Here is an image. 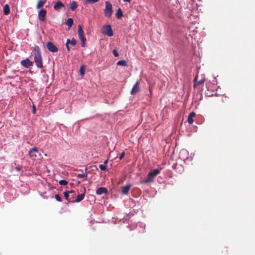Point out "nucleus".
<instances>
[{"mask_svg": "<svg viewBox=\"0 0 255 255\" xmlns=\"http://www.w3.org/2000/svg\"><path fill=\"white\" fill-rule=\"evenodd\" d=\"M102 32L103 34L107 35L110 37L113 35V30L110 25H106L104 26L102 29Z\"/></svg>", "mask_w": 255, "mask_h": 255, "instance_id": "39448f33", "label": "nucleus"}, {"mask_svg": "<svg viewBox=\"0 0 255 255\" xmlns=\"http://www.w3.org/2000/svg\"><path fill=\"white\" fill-rule=\"evenodd\" d=\"M55 199H56L57 201H59V202H61V201H62V199H61V197L59 196V195H58V194L55 195Z\"/></svg>", "mask_w": 255, "mask_h": 255, "instance_id": "c756f323", "label": "nucleus"}, {"mask_svg": "<svg viewBox=\"0 0 255 255\" xmlns=\"http://www.w3.org/2000/svg\"><path fill=\"white\" fill-rule=\"evenodd\" d=\"M108 192V189L105 187H100L97 191L96 193L98 195H102L103 194H106Z\"/></svg>", "mask_w": 255, "mask_h": 255, "instance_id": "f8f14e48", "label": "nucleus"}, {"mask_svg": "<svg viewBox=\"0 0 255 255\" xmlns=\"http://www.w3.org/2000/svg\"><path fill=\"white\" fill-rule=\"evenodd\" d=\"M125 155V152H123L119 156V159L122 160Z\"/></svg>", "mask_w": 255, "mask_h": 255, "instance_id": "473e14b6", "label": "nucleus"}, {"mask_svg": "<svg viewBox=\"0 0 255 255\" xmlns=\"http://www.w3.org/2000/svg\"><path fill=\"white\" fill-rule=\"evenodd\" d=\"M20 64L26 68H29L33 66V63L28 58L21 60Z\"/></svg>", "mask_w": 255, "mask_h": 255, "instance_id": "0eeeda50", "label": "nucleus"}, {"mask_svg": "<svg viewBox=\"0 0 255 255\" xmlns=\"http://www.w3.org/2000/svg\"><path fill=\"white\" fill-rule=\"evenodd\" d=\"M160 173V169H154L150 171L147 175L146 178L144 180V183H148L153 181L154 179Z\"/></svg>", "mask_w": 255, "mask_h": 255, "instance_id": "f03ea898", "label": "nucleus"}, {"mask_svg": "<svg viewBox=\"0 0 255 255\" xmlns=\"http://www.w3.org/2000/svg\"><path fill=\"white\" fill-rule=\"evenodd\" d=\"M124 2H130L131 0H123Z\"/></svg>", "mask_w": 255, "mask_h": 255, "instance_id": "ea45409f", "label": "nucleus"}, {"mask_svg": "<svg viewBox=\"0 0 255 255\" xmlns=\"http://www.w3.org/2000/svg\"><path fill=\"white\" fill-rule=\"evenodd\" d=\"M117 65L118 66H128L127 61L124 60H121L119 61L117 63Z\"/></svg>", "mask_w": 255, "mask_h": 255, "instance_id": "aec40b11", "label": "nucleus"}, {"mask_svg": "<svg viewBox=\"0 0 255 255\" xmlns=\"http://www.w3.org/2000/svg\"><path fill=\"white\" fill-rule=\"evenodd\" d=\"M33 113H35V107L34 106H33Z\"/></svg>", "mask_w": 255, "mask_h": 255, "instance_id": "a19ab883", "label": "nucleus"}, {"mask_svg": "<svg viewBox=\"0 0 255 255\" xmlns=\"http://www.w3.org/2000/svg\"><path fill=\"white\" fill-rule=\"evenodd\" d=\"M3 13L8 15L10 12V8L8 4H5L3 6Z\"/></svg>", "mask_w": 255, "mask_h": 255, "instance_id": "f3484780", "label": "nucleus"}, {"mask_svg": "<svg viewBox=\"0 0 255 255\" xmlns=\"http://www.w3.org/2000/svg\"><path fill=\"white\" fill-rule=\"evenodd\" d=\"M34 60L38 68L43 67L42 55L39 49H34Z\"/></svg>", "mask_w": 255, "mask_h": 255, "instance_id": "f257e3e1", "label": "nucleus"}, {"mask_svg": "<svg viewBox=\"0 0 255 255\" xmlns=\"http://www.w3.org/2000/svg\"><path fill=\"white\" fill-rule=\"evenodd\" d=\"M59 184L61 185H66L68 184V182L65 180H61L59 181Z\"/></svg>", "mask_w": 255, "mask_h": 255, "instance_id": "393cba45", "label": "nucleus"}, {"mask_svg": "<svg viewBox=\"0 0 255 255\" xmlns=\"http://www.w3.org/2000/svg\"><path fill=\"white\" fill-rule=\"evenodd\" d=\"M78 36L81 41V47H84L85 46V42L86 39L84 36V31L82 26L80 25H78Z\"/></svg>", "mask_w": 255, "mask_h": 255, "instance_id": "20e7f679", "label": "nucleus"}, {"mask_svg": "<svg viewBox=\"0 0 255 255\" xmlns=\"http://www.w3.org/2000/svg\"><path fill=\"white\" fill-rule=\"evenodd\" d=\"M113 53L115 57H118L119 56V53L116 49L113 50Z\"/></svg>", "mask_w": 255, "mask_h": 255, "instance_id": "2f4dec72", "label": "nucleus"}, {"mask_svg": "<svg viewBox=\"0 0 255 255\" xmlns=\"http://www.w3.org/2000/svg\"><path fill=\"white\" fill-rule=\"evenodd\" d=\"M196 116V114L194 112H191V113H190V114L189 115V116L193 118L194 117H195Z\"/></svg>", "mask_w": 255, "mask_h": 255, "instance_id": "72a5a7b5", "label": "nucleus"}, {"mask_svg": "<svg viewBox=\"0 0 255 255\" xmlns=\"http://www.w3.org/2000/svg\"><path fill=\"white\" fill-rule=\"evenodd\" d=\"M76 42H77V41L75 39L73 38L71 40L70 43L72 45V46H74L76 45Z\"/></svg>", "mask_w": 255, "mask_h": 255, "instance_id": "7c9ffc66", "label": "nucleus"}, {"mask_svg": "<svg viewBox=\"0 0 255 255\" xmlns=\"http://www.w3.org/2000/svg\"><path fill=\"white\" fill-rule=\"evenodd\" d=\"M187 152V151L185 150H182L181 152H180V154H181L182 153H186Z\"/></svg>", "mask_w": 255, "mask_h": 255, "instance_id": "58836bf2", "label": "nucleus"}, {"mask_svg": "<svg viewBox=\"0 0 255 255\" xmlns=\"http://www.w3.org/2000/svg\"><path fill=\"white\" fill-rule=\"evenodd\" d=\"M197 76H196L194 79V85H193V87L195 88L196 86L197 85H201L202 84L204 83V82H205V79L204 78H203V79H200V80H199L198 81H197Z\"/></svg>", "mask_w": 255, "mask_h": 255, "instance_id": "9b49d317", "label": "nucleus"}, {"mask_svg": "<svg viewBox=\"0 0 255 255\" xmlns=\"http://www.w3.org/2000/svg\"><path fill=\"white\" fill-rule=\"evenodd\" d=\"M116 16L118 19H120L123 16V13L121 8H119L116 13Z\"/></svg>", "mask_w": 255, "mask_h": 255, "instance_id": "6ab92c4d", "label": "nucleus"}, {"mask_svg": "<svg viewBox=\"0 0 255 255\" xmlns=\"http://www.w3.org/2000/svg\"><path fill=\"white\" fill-rule=\"evenodd\" d=\"M47 48H56V47L51 42H48L46 44Z\"/></svg>", "mask_w": 255, "mask_h": 255, "instance_id": "5701e85b", "label": "nucleus"}, {"mask_svg": "<svg viewBox=\"0 0 255 255\" xmlns=\"http://www.w3.org/2000/svg\"><path fill=\"white\" fill-rule=\"evenodd\" d=\"M87 168H85V172L84 173L82 174H78L77 175V177L78 178H87Z\"/></svg>", "mask_w": 255, "mask_h": 255, "instance_id": "4be33fe9", "label": "nucleus"}, {"mask_svg": "<svg viewBox=\"0 0 255 255\" xmlns=\"http://www.w3.org/2000/svg\"><path fill=\"white\" fill-rule=\"evenodd\" d=\"M66 24L69 26V28H70L72 25L73 24V20L72 18H69L67 19L66 22Z\"/></svg>", "mask_w": 255, "mask_h": 255, "instance_id": "412c9836", "label": "nucleus"}, {"mask_svg": "<svg viewBox=\"0 0 255 255\" xmlns=\"http://www.w3.org/2000/svg\"><path fill=\"white\" fill-rule=\"evenodd\" d=\"M69 193H70V194H71V197L70 198H71V200L73 199L74 198V196L76 195V193L75 191H69Z\"/></svg>", "mask_w": 255, "mask_h": 255, "instance_id": "a878e982", "label": "nucleus"}, {"mask_svg": "<svg viewBox=\"0 0 255 255\" xmlns=\"http://www.w3.org/2000/svg\"><path fill=\"white\" fill-rule=\"evenodd\" d=\"M28 153L30 158H31L33 159H35V158L37 157V154H39V156L41 155L39 152L37 148L36 147H34L30 149Z\"/></svg>", "mask_w": 255, "mask_h": 255, "instance_id": "423d86ee", "label": "nucleus"}, {"mask_svg": "<svg viewBox=\"0 0 255 255\" xmlns=\"http://www.w3.org/2000/svg\"><path fill=\"white\" fill-rule=\"evenodd\" d=\"M187 121H188V123L189 124H192L193 123V122H194L193 118L190 117H189V116H188V120Z\"/></svg>", "mask_w": 255, "mask_h": 255, "instance_id": "c85d7f7f", "label": "nucleus"}, {"mask_svg": "<svg viewBox=\"0 0 255 255\" xmlns=\"http://www.w3.org/2000/svg\"><path fill=\"white\" fill-rule=\"evenodd\" d=\"M80 72L81 75H84L85 74V70L84 68V66H81L80 69Z\"/></svg>", "mask_w": 255, "mask_h": 255, "instance_id": "cd10ccee", "label": "nucleus"}, {"mask_svg": "<svg viewBox=\"0 0 255 255\" xmlns=\"http://www.w3.org/2000/svg\"><path fill=\"white\" fill-rule=\"evenodd\" d=\"M64 197L65 198V199L67 200L68 201L70 202H73V200H71V198H70V193L69 191H66L64 192Z\"/></svg>", "mask_w": 255, "mask_h": 255, "instance_id": "dca6fc26", "label": "nucleus"}, {"mask_svg": "<svg viewBox=\"0 0 255 255\" xmlns=\"http://www.w3.org/2000/svg\"><path fill=\"white\" fill-rule=\"evenodd\" d=\"M70 42H71V40L70 39H68L67 40V41H66V42L65 43L66 48H69L68 44H69V43H70Z\"/></svg>", "mask_w": 255, "mask_h": 255, "instance_id": "f704fd0d", "label": "nucleus"}, {"mask_svg": "<svg viewBox=\"0 0 255 255\" xmlns=\"http://www.w3.org/2000/svg\"><path fill=\"white\" fill-rule=\"evenodd\" d=\"M78 7L77 2L73 0L70 3V8L71 10H74Z\"/></svg>", "mask_w": 255, "mask_h": 255, "instance_id": "2eb2a0df", "label": "nucleus"}, {"mask_svg": "<svg viewBox=\"0 0 255 255\" xmlns=\"http://www.w3.org/2000/svg\"><path fill=\"white\" fill-rule=\"evenodd\" d=\"M85 191L86 190H85L84 192L83 193L78 194L76 199L75 200H73V202H80V201H81L85 196Z\"/></svg>", "mask_w": 255, "mask_h": 255, "instance_id": "4468645a", "label": "nucleus"}, {"mask_svg": "<svg viewBox=\"0 0 255 255\" xmlns=\"http://www.w3.org/2000/svg\"><path fill=\"white\" fill-rule=\"evenodd\" d=\"M139 81L137 80L134 86H133L131 91H130V94L131 95H135L136 93H137L139 91Z\"/></svg>", "mask_w": 255, "mask_h": 255, "instance_id": "6e6552de", "label": "nucleus"}, {"mask_svg": "<svg viewBox=\"0 0 255 255\" xmlns=\"http://www.w3.org/2000/svg\"><path fill=\"white\" fill-rule=\"evenodd\" d=\"M64 5L60 1H58L55 2L53 6V8L55 10L58 11L61 8L64 7Z\"/></svg>", "mask_w": 255, "mask_h": 255, "instance_id": "9d476101", "label": "nucleus"}, {"mask_svg": "<svg viewBox=\"0 0 255 255\" xmlns=\"http://www.w3.org/2000/svg\"><path fill=\"white\" fill-rule=\"evenodd\" d=\"M87 3L91 4L98 2L99 0H85Z\"/></svg>", "mask_w": 255, "mask_h": 255, "instance_id": "bb28decb", "label": "nucleus"}, {"mask_svg": "<svg viewBox=\"0 0 255 255\" xmlns=\"http://www.w3.org/2000/svg\"><path fill=\"white\" fill-rule=\"evenodd\" d=\"M15 169L16 171H19L21 170V167L19 165H18L15 167Z\"/></svg>", "mask_w": 255, "mask_h": 255, "instance_id": "c9c22d12", "label": "nucleus"}, {"mask_svg": "<svg viewBox=\"0 0 255 255\" xmlns=\"http://www.w3.org/2000/svg\"><path fill=\"white\" fill-rule=\"evenodd\" d=\"M46 13V10L44 9H42L38 12V18L40 21H43L44 20H45Z\"/></svg>", "mask_w": 255, "mask_h": 255, "instance_id": "1a4fd4ad", "label": "nucleus"}, {"mask_svg": "<svg viewBox=\"0 0 255 255\" xmlns=\"http://www.w3.org/2000/svg\"><path fill=\"white\" fill-rule=\"evenodd\" d=\"M46 1V0H39L38 3L37 4V5H36V8L37 9H39V8H41L42 7H43L44 4L45 3Z\"/></svg>", "mask_w": 255, "mask_h": 255, "instance_id": "a211bd4d", "label": "nucleus"}, {"mask_svg": "<svg viewBox=\"0 0 255 255\" xmlns=\"http://www.w3.org/2000/svg\"><path fill=\"white\" fill-rule=\"evenodd\" d=\"M131 187V185H127L122 188V193L123 194L126 195L128 193Z\"/></svg>", "mask_w": 255, "mask_h": 255, "instance_id": "ddd939ff", "label": "nucleus"}, {"mask_svg": "<svg viewBox=\"0 0 255 255\" xmlns=\"http://www.w3.org/2000/svg\"><path fill=\"white\" fill-rule=\"evenodd\" d=\"M52 52H56L58 51V49H48Z\"/></svg>", "mask_w": 255, "mask_h": 255, "instance_id": "e433bc0d", "label": "nucleus"}, {"mask_svg": "<svg viewBox=\"0 0 255 255\" xmlns=\"http://www.w3.org/2000/svg\"><path fill=\"white\" fill-rule=\"evenodd\" d=\"M100 169L102 171H105L107 170V165L104 164H100L99 165Z\"/></svg>", "mask_w": 255, "mask_h": 255, "instance_id": "b1692460", "label": "nucleus"}, {"mask_svg": "<svg viewBox=\"0 0 255 255\" xmlns=\"http://www.w3.org/2000/svg\"><path fill=\"white\" fill-rule=\"evenodd\" d=\"M105 4L106 7L105 9H104L105 15L106 17H110L112 16L113 12L112 4L109 1H106L105 2Z\"/></svg>", "mask_w": 255, "mask_h": 255, "instance_id": "7ed1b4c3", "label": "nucleus"}, {"mask_svg": "<svg viewBox=\"0 0 255 255\" xmlns=\"http://www.w3.org/2000/svg\"><path fill=\"white\" fill-rule=\"evenodd\" d=\"M108 161H109L108 159L104 161V165H107V164H108Z\"/></svg>", "mask_w": 255, "mask_h": 255, "instance_id": "4c0bfd02", "label": "nucleus"}]
</instances>
